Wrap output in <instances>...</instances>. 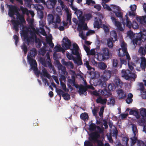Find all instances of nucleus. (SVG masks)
I'll use <instances>...</instances> for the list:
<instances>
[{
  "mask_svg": "<svg viewBox=\"0 0 146 146\" xmlns=\"http://www.w3.org/2000/svg\"><path fill=\"white\" fill-rule=\"evenodd\" d=\"M79 23L78 24L77 31L79 32V36L82 39L84 40L85 36L82 30L86 31L88 30L87 24H84L85 19L84 16H82L78 17Z\"/></svg>",
  "mask_w": 146,
  "mask_h": 146,
  "instance_id": "obj_1",
  "label": "nucleus"
},
{
  "mask_svg": "<svg viewBox=\"0 0 146 146\" xmlns=\"http://www.w3.org/2000/svg\"><path fill=\"white\" fill-rule=\"evenodd\" d=\"M121 48L118 50V56L119 57H123L126 56L127 60H130L131 58L127 51V44L124 42H122L121 44Z\"/></svg>",
  "mask_w": 146,
  "mask_h": 146,
  "instance_id": "obj_2",
  "label": "nucleus"
},
{
  "mask_svg": "<svg viewBox=\"0 0 146 146\" xmlns=\"http://www.w3.org/2000/svg\"><path fill=\"white\" fill-rule=\"evenodd\" d=\"M146 40V30H144L143 33L138 34L136 37L132 40L133 45L135 46L137 45H140L142 42H144Z\"/></svg>",
  "mask_w": 146,
  "mask_h": 146,
  "instance_id": "obj_3",
  "label": "nucleus"
},
{
  "mask_svg": "<svg viewBox=\"0 0 146 146\" xmlns=\"http://www.w3.org/2000/svg\"><path fill=\"white\" fill-rule=\"evenodd\" d=\"M117 40V33L115 31H113L110 32V37L107 40L108 46L111 48L113 46V43Z\"/></svg>",
  "mask_w": 146,
  "mask_h": 146,
  "instance_id": "obj_4",
  "label": "nucleus"
},
{
  "mask_svg": "<svg viewBox=\"0 0 146 146\" xmlns=\"http://www.w3.org/2000/svg\"><path fill=\"white\" fill-rule=\"evenodd\" d=\"M121 72L122 77H124L126 80H135L136 78V75L135 73L131 72L129 70L123 69Z\"/></svg>",
  "mask_w": 146,
  "mask_h": 146,
  "instance_id": "obj_5",
  "label": "nucleus"
},
{
  "mask_svg": "<svg viewBox=\"0 0 146 146\" xmlns=\"http://www.w3.org/2000/svg\"><path fill=\"white\" fill-rule=\"evenodd\" d=\"M45 58H46V60H45V58L43 57H40L39 60L41 63L44 66H46V65L47 64L48 66L52 68V65L51 63L50 54L48 52H47L46 53Z\"/></svg>",
  "mask_w": 146,
  "mask_h": 146,
  "instance_id": "obj_6",
  "label": "nucleus"
},
{
  "mask_svg": "<svg viewBox=\"0 0 146 146\" xmlns=\"http://www.w3.org/2000/svg\"><path fill=\"white\" fill-rule=\"evenodd\" d=\"M102 50V53H100L98 55V58L100 59V61H103L106 59H108L110 54V50L108 48H103Z\"/></svg>",
  "mask_w": 146,
  "mask_h": 146,
  "instance_id": "obj_7",
  "label": "nucleus"
},
{
  "mask_svg": "<svg viewBox=\"0 0 146 146\" xmlns=\"http://www.w3.org/2000/svg\"><path fill=\"white\" fill-rule=\"evenodd\" d=\"M89 136V140L93 143H95L96 142L98 139L100 137V134L97 132H95L94 131L90 133Z\"/></svg>",
  "mask_w": 146,
  "mask_h": 146,
  "instance_id": "obj_8",
  "label": "nucleus"
},
{
  "mask_svg": "<svg viewBox=\"0 0 146 146\" xmlns=\"http://www.w3.org/2000/svg\"><path fill=\"white\" fill-rule=\"evenodd\" d=\"M63 43L62 44V46L65 50L69 49L71 46V42L67 37L63 38Z\"/></svg>",
  "mask_w": 146,
  "mask_h": 146,
  "instance_id": "obj_9",
  "label": "nucleus"
},
{
  "mask_svg": "<svg viewBox=\"0 0 146 146\" xmlns=\"http://www.w3.org/2000/svg\"><path fill=\"white\" fill-rule=\"evenodd\" d=\"M56 92L60 96L62 95L64 99L66 100H68L70 98V95L67 93H64L61 89L58 88L56 89Z\"/></svg>",
  "mask_w": 146,
  "mask_h": 146,
  "instance_id": "obj_10",
  "label": "nucleus"
},
{
  "mask_svg": "<svg viewBox=\"0 0 146 146\" xmlns=\"http://www.w3.org/2000/svg\"><path fill=\"white\" fill-rule=\"evenodd\" d=\"M111 71L106 70L104 72L102 75L101 76V78L104 81L108 80L111 77Z\"/></svg>",
  "mask_w": 146,
  "mask_h": 146,
  "instance_id": "obj_11",
  "label": "nucleus"
},
{
  "mask_svg": "<svg viewBox=\"0 0 146 146\" xmlns=\"http://www.w3.org/2000/svg\"><path fill=\"white\" fill-rule=\"evenodd\" d=\"M8 15L10 17H13L17 11V7L12 5H9Z\"/></svg>",
  "mask_w": 146,
  "mask_h": 146,
  "instance_id": "obj_12",
  "label": "nucleus"
},
{
  "mask_svg": "<svg viewBox=\"0 0 146 146\" xmlns=\"http://www.w3.org/2000/svg\"><path fill=\"white\" fill-rule=\"evenodd\" d=\"M27 58L28 61L30 65L31 69H33L37 66V63L35 60L33 59L29 55H27Z\"/></svg>",
  "mask_w": 146,
  "mask_h": 146,
  "instance_id": "obj_13",
  "label": "nucleus"
},
{
  "mask_svg": "<svg viewBox=\"0 0 146 146\" xmlns=\"http://www.w3.org/2000/svg\"><path fill=\"white\" fill-rule=\"evenodd\" d=\"M13 26V29L15 30L16 32H18L19 31V26H21L23 25L19 23V21L14 20H11V21Z\"/></svg>",
  "mask_w": 146,
  "mask_h": 146,
  "instance_id": "obj_14",
  "label": "nucleus"
},
{
  "mask_svg": "<svg viewBox=\"0 0 146 146\" xmlns=\"http://www.w3.org/2000/svg\"><path fill=\"white\" fill-rule=\"evenodd\" d=\"M25 40H26L28 44H29L31 41V40L32 38L31 37H29L28 36V33L27 31L26 30H23L22 31V32L21 34Z\"/></svg>",
  "mask_w": 146,
  "mask_h": 146,
  "instance_id": "obj_15",
  "label": "nucleus"
},
{
  "mask_svg": "<svg viewBox=\"0 0 146 146\" xmlns=\"http://www.w3.org/2000/svg\"><path fill=\"white\" fill-rule=\"evenodd\" d=\"M111 19L119 30L121 31H123L124 29L122 27L121 25L120 22L117 21L116 19L113 17H111Z\"/></svg>",
  "mask_w": 146,
  "mask_h": 146,
  "instance_id": "obj_16",
  "label": "nucleus"
},
{
  "mask_svg": "<svg viewBox=\"0 0 146 146\" xmlns=\"http://www.w3.org/2000/svg\"><path fill=\"white\" fill-rule=\"evenodd\" d=\"M17 16V20L19 21V23L23 25V24L25 23L23 15L21 14L18 11H17L15 14Z\"/></svg>",
  "mask_w": 146,
  "mask_h": 146,
  "instance_id": "obj_17",
  "label": "nucleus"
},
{
  "mask_svg": "<svg viewBox=\"0 0 146 146\" xmlns=\"http://www.w3.org/2000/svg\"><path fill=\"white\" fill-rule=\"evenodd\" d=\"M56 0H48L45 4L48 9L54 8L56 3Z\"/></svg>",
  "mask_w": 146,
  "mask_h": 146,
  "instance_id": "obj_18",
  "label": "nucleus"
},
{
  "mask_svg": "<svg viewBox=\"0 0 146 146\" xmlns=\"http://www.w3.org/2000/svg\"><path fill=\"white\" fill-rule=\"evenodd\" d=\"M102 20L99 18L96 17L94 23V27L95 28L99 29L102 24Z\"/></svg>",
  "mask_w": 146,
  "mask_h": 146,
  "instance_id": "obj_19",
  "label": "nucleus"
},
{
  "mask_svg": "<svg viewBox=\"0 0 146 146\" xmlns=\"http://www.w3.org/2000/svg\"><path fill=\"white\" fill-rule=\"evenodd\" d=\"M118 97L119 99H124L126 98V95L121 89H119L117 90Z\"/></svg>",
  "mask_w": 146,
  "mask_h": 146,
  "instance_id": "obj_20",
  "label": "nucleus"
},
{
  "mask_svg": "<svg viewBox=\"0 0 146 146\" xmlns=\"http://www.w3.org/2000/svg\"><path fill=\"white\" fill-rule=\"evenodd\" d=\"M113 81L117 87L120 88L122 87L123 83L118 77H115Z\"/></svg>",
  "mask_w": 146,
  "mask_h": 146,
  "instance_id": "obj_21",
  "label": "nucleus"
},
{
  "mask_svg": "<svg viewBox=\"0 0 146 146\" xmlns=\"http://www.w3.org/2000/svg\"><path fill=\"white\" fill-rule=\"evenodd\" d=\"M78 87H79V93L81 94H84L86 96L87 94V93L86 91L87 90L86 86H85L81 84L80 86H79Z\"/></svg>",
  "mask_w": 146,
  "mask_h": 146,
  "instance_id": "obj_22",
  "label": "nucleus"
},
{
  "mask_svg": "<svg viewBox=\"0 0 146 146\" xmlns=\"http://www.w3.org/2000/svg\"><path fill=\"white\" fill-rule=\"evenodd\" d=\"M62 63L65 66L68 68H70L72 69H73L74 68V65L71 62H66L63 60L62 61Z\"/></svg>",
  "mask_w": 146,
  "mask_h": 146,
  "instance_id": "obj_23",
  "label": "nucleus"
},
{
  "mask_svg": "<svg viewBox=\"0 0 146 146\" xmlns=\"http://www.w3.org/2000/svg\"><path fill=\"white\" fill-rule=\"evenodd\" d=\"M41 77L42 78L43 77H46L48 78H50V76L46 69L44 68L42 70V72L40 73Z\"/></svg>",
  "mask_w": 146,
  "mask_h": 146,
  "instance_id": "obj_24",
  "label": "nucleus"
},
{
  "mask_svg": "<svg viewBox=\"0 0 146 146\" xmlns=\"http://www.w3.org/2000/svg\"><path fill=\"white\" fill-rule=\"evenodd\" d=\"M141 59L140 67L142 70H145L146 66V59L145 57H143L141 58Z\"/></svg>",
  "mask_w": 146,
  "mask_h": 146,
  "instance_id": "obj_25",
  "label": "nucleus"
},
{
  "mask_svg": "<svg viewBox=\"0 0 146 146\" xmlns=\"http://www.w3.org/2000/svg\"><path fill=\"white\" fill-rule=\"evenodd\" d=\"M74 63L77 64L78 66H80L82 64V61L81 58L79 56H77L76 59L75 58L73 59Z\"/></svg>",
  "mask_w": 146,
  "mask_h": 146,
  "instance_id": "obj_26",
  "label": "nucleus"
},
{
  "mask_svg": "<svg viewBox=\"0 0 146 146\" xmlns=\"http://www.w3.org/2000/svg\"><path fill=\"white\" fill-rule=\"evenodd\" d=\"M107 100L106 99H102L100 96L96 100L97 103H100L104 105L106 104Z\"/></svg>",
  "mask_w": 146,
  "mask_h": 146,
  "instance_id": "obj_27",
  "label": "nucleus"
},
{
  "mask_svg": "<svg viewBox=\"0 0 146 146\" xmlns=\"http://www.w3.org/2000/svg\"><path fill=\"white\" fill-rule=\"evenodd\" d=\"M101 94L104 96H109L111 94L110 92L108 90H107L106 89L100 90Z\"/></svg>",
  "mask_w": 146,
  "mask_h": 146,
  "instance_id": "obj_28",
  "label": "nucleus"
},
{
  "mask_svg": "<svg viewBox=\"0 0 146 146\" xmlns=\"http://www.w3.org/2000/svg\"><path fill=\"white\" fill-rule=\"evenodd\" d=\"M122 58H120L119 60H120V63L119 64H118V66H119V68H120L122 67V64H123L125 65H126L127 64V61L126 60L127 59H124L123 58V57H121Z\"/></svg>",
  "mask_w": 146,
  "mask_h": 146,
  "instance_id": "obj_29",
  "label": "nucleus"
},
{
  "mask_svg": "<svg viewBox=\"0 0 146 146\" xmlns=\"http://www.w3.org/2000/svg\"><path fill=\"white\" fill-rule=\"evenodd\" d=\"M68 82L71 84L75 86L76 88H78L79 87L78 85H76L75 84V77L74 76H72V79H69L68 80Z\"/></svg>",
  "mask_w": 146,
  "mask_h": 146,
  "instance_id": "obj_30",
  "label": "nucleus"
},
{
  "mask_svg": "<svg viewBox=\"0 0 146 146\" xmlns=\"http://www.w3.org/2000/svg\"><path fill=\"white\" fill-rule=\"evenodd\" d=\"M138 52L141 55L145 56L146 54V50L143 46H140L138 49Z\"/></svg>",
  "mask_w": 146,
  "mask_h": 146,
  "instance_id": "obj_31",
  "label": "nucleus"
},
{
  "mask_svg": "<svg viewBox=\"0 0 146 146\" xmlns=\"http://www.w3.org/2000/svg\"><path fill=\"white\" fill-rule=\"evenodd\" d=\"M133 97V94L130 93L128 95L127 97L126 100V103L128 104H130L132 103L133 101V99H132Z\"/></svg>",
  "mask_w": 146,
  "mask_h": 146,
  "instance_id": "obj_32",
  "label": "nucleus"
},
{
  "mask_svg": "<svg viewBox=\"0 0 146 146\" xmlns=\"http://www.w3.org/2000/svg\"><path fill=\"white\" fill-rule=\"evenodd\" d=\"M47 19L49 24H52L54 21V16L51 14H50L48 15Z\"/></svg>",
  "mask_w": 146,
  "mask_h": 146,
  "instance_id": "obj_33",
  "label": "nucleus"
},
{
  "mask_svg": "<svg viewBox=\"0 0 146 146\" xmlns=\"http://www.w3.org/2000/svg\"><path fill=\"white\" fill-rule=\"evenodd\" d=\"M37 52L36 48H33L31 50L29 51V54L30 57H34L37 54Z\"/></svg>",
  "mask_w": 146,
  "mask_h": 146,
  "instance_id": "obj_34",
  "label": "nucleus"
},
{
  "mask_svg": "<svg viewBox=\"0 0 146 146\" xmlns=\"http://www.w3.org/2000/svg\"><path fill=\"white\" fill-rule=\"evenodd\" d=\"M101 79H100L97 82V84L99 86H101L102 87H105L106 86V81L104 80H102Z\"/></svg>",
  "mask_w": 146,
  "mask_h": 146,
  "instance_id": "obj_35",
  "label": "nucleus"
},
{
  "mask_svg": "<svg viewBox=\"0 0 146 146\" xmlns=\"http://www.w3.org/2000/svg\"><path fill=\"white\" fill-rule=\"evenodd\" d=\"M88 115L86 113H82L80 115L81 119L83 120L88 119Z\"/></svg>",
  "mask_w": 146,
  "mask_h": 146,
  "instance_id": "obj_36",
  "label": "nucleus"
},
{
  "mask_svg": "<svg viewBox=\"0 0 146 146\" xmlns=\"http://www.w3.org/2000/svg\"><path fill=\"white\" fill-rule=\"evenodd\" d=\"M98 68L100 69L104 70L107 68L106 65L104 62H101L99 63L98 64Z\"/></svg>",
  "mask_w": 146,
  "mask_h": 146,
  "instance_id": "obj_37",
  "label": "nucleus"
},
{
  "mask_svg": "<svg viewBox=\"0 0 146 146\" xmlns=\"http://www.w3.org/2000/svg\"><path fill=\"white\" fill-rule=\"evenodd\" d=\"M126 17V26L129 28H131L132 27V23L131 22L129 21L128 19V16L127 15V14L125 15Z\"/></svg>",
  "mask_w": 146,
  "mask_h": 146,
  "instance_id": "obj_38",
  "label": "nucleus"
},
{
  "mask_svg": "<svg viewBox=\"0 0 146 146\" xmlns=\"http://www.w3.org/2000/svg\"><path fill=\"white\" fill-rule=\"evenodd\" d=\"M116 88V86L113 83L109 84L108 87V89L110 92L114 90Z\"/></svg>",
  "mask_w": 146,
  "mask_h": 146,
  "instance_id": "obj_39",
  "label": "nucleus"
},
{
  "mask_svg": "<svg viewBox=\"0 0 146 146\" xmlns=\"http://www.w3.org/2000/svg\"><path fill=\"white\" fill-rule=\"evenodd\" d=\"M111 6V9H112L111 11H113L114 13L117 11H119L120 9V8L116 5H112Z\"/></svg>",
  "mask_w": 146,
  "mask_h": 146,
  "instance_id": "obj_40",
  "label": "nucleus"
},
{
  "mask_svg": "<svg viewBox=\"0 0 146 146\" xmlns=\"http://www.w3.org/2000/svg\"><path fill=\"white\" fill-rule=\"evenodd\" d=\"M97 126L94 123H92L89 125V129L90 131H96Z\"/></svg>",
  "mask_w": 146,
  "mask_h": 146,
  "instance_id": "obj_41",
  "label": "nucleus"
},
{
  "mask_svg": "<svg viewBox=\"0 0 146 146\" xmlns=\"http://www.w3.org/2000/svg\"><path fill=\"white\" fill-rule=\"evenodd\" d=\"M96 129H96V131H94L95 132H97L99 134H102L103 133L104 129L103 127L102 128H101L100 126H97Z\"/></svg>",
  "mask_w": 146,
  "mask_h": 146,
  "instance_id": "obj_42",
  "label": "nucleus"
},
{
  "mask_svg": "<svg viewBox=\"0 0 146 146\" xmlns=\"http://www.w3.org/2000/svg\"><path fill=\"white\" fill-rule=\"evenodd\" d=\"M112 65L113 67H116L117 66L119 67L118 66V60L116 59H114L112 60Z\"/></svg>",
  "mask_w": 146,
  "mask_h": 146,
  "instance_id": "obj_43",
  "label": "nucleus"
},
{
  "mask_svg": "<svg viewBox=\"0 0 146 146\" xmlns=\"http://www.w3.org/2000/svg\"><path fill=\"white\" fill-rule=\"evenodd\" d=\"M132 130L134 135H136L137 134V127L136 125L134 124H132Z\"/></svg>",
  "mask_w": 146,
  "mask_h": 146,
  "instance_id": "obj_44",
  "label": "nucleus"
},
{
  "mask_svg": "<svg viewBox=\"0 0 146 146\" xmlns=\"http://www.w3.org/2000/svg\"><path fill=\"white\" fill-rule=\"evenodd\" d=\"M78 50V49H72V54L74 55H76L77 57L79 56H80Z\"/></svg>",
  "mask_w": 146,
  "mask_h": 146,
  "instance_id": "obj_45",
  "label": "nucleus"
},
{
  "mask_svg": "<svg viewBox=\"0 0 146 146\" xmlns=\"http://www.w3.org/2000/svg\"><path fill=\"white\" fill-rule=\"evenodd\" d=\"M32 69L33 70L35 75L36 76H38L40 74L41 72L40 71L38 70L37 66L33 68Z\"/></svg>",
  "mask_w": 146,
  "mask_h": 146,
  "instance_id": "obj_46",
  "label": "nucleus"
},
{
  "mask_svg": "<svg viewBox=\"0 0 146 146\" xmlns=\"http://www.w3.org/2000/svg\"><path fill=\"white\" fill-rule=\"evenodd\" d=\"M84 65L87 68L88 70H90L91 69H92L93 70H94V69L93 68H92L89 65L88 61V60H86L85 62V63H84Z\"/></svg>",
  "mask_w": 146,
  "mask_h": 146,
  "instance_id": "obj_47",
  "label": "nucleus"
},
{
  "mask_svg": "<svg viewBox=\"0 0 146 146\" xmlns=\"http://www.w3.org/2000/svg\"><path fill=\"white\" fill-rule=\"evenodd\" d=\"M43 11V10L37 11L38 16L41 19H42L43 18L44 13Z\"/></svg>",
  "mask_w": 146,
  "mask_h": 146,
  "instance_id": "obj_48",
  "label": "nucleus"
},
{
  "mask_svg": "<svg viewBox=\"0 0 146 146\" xmlns=\"http://www.w3.org/2000/svg\"><path fill=\"white\" fill-rule=\"evenodd\" d=\"M35 42L36 47L37 48H40L42 45V43L40 40L39 39H38V40H36Z\"/></svg>",
  "mask_w": 146,
  "mask_h": 146,
  "instance_id": "obj_49",
  "label": "nucleus"
},
{
  "mask_svg": "<svg viewBox=\"0 0 146 146\" xmlns=\"http://www.w3.org/2000/svg\"><path fill=\"white\" fill-rule=\"evenodd\" d=\"M136 135H134V136L130 138L131 140V144L133 145H134L137 141V137L136 136Z\"/></svg>",
  "mask_w": 146,
  "mask_h": 146,
  "instance_id": "obj_50",
  "label": "nucleus"
},
{
  "mask_svg": "<svg viewBox=\"0 0 146 146\" xmlns=\"http://www.w3.org/2000/svg\"><path fill=\"white\" fill-rule=\"evenodd\" d=\"M138 123L139 125L141 126H143L145 125V121L143 117L138 121Z\"/></svg>",
  "mask_w": 146,
  "mask_h": 146,
  "instance_id": "obj_51",
  "label": "nucleus"
},
{
  "mask_svg": "<svg viewBox=\"0 0 146 146\" xmlns=\"http://www.w3.org/2000/svg\"><path fill=\"white\" fill-rule=\"evenodd\" d=\"M21 48L24 51V54L26 55L27 50V48L26 45L24 43L23 45L21 46Z\"/></svg>",
  "mask_w": 146,
  "mask_h": 146,
  "instance_id": "obj_52",
  "label": "nucleus"
},
{
  "mask_svg": "<svg viewBox=\"0 0 146 146\" xmlns=\"http://www.w3.org/2000/svg\"><path fill=\"white\" fill-rule=\"evenodd\" d=\"M114 13H115L117 17L121 18H122V13L120 11V9L119 11H117Z\"/></svg>",
  "mask_w": 146,
  "mask_h": 146,
  "instance_id": "obj_53",
  "label": "nucleus"
},
{
  "mask_svg": "<svg viewBox=\"0 0 146 146\" xmlns=\"http://www.w3.org/2000/svg\"><path fill=\"white\" fill-rule=\"evenodd\" d=\"M20 9L21 11L23 14L27 13H28V9L26 8L23 7V6H21L20 7Z\"/></svg>",
  "mask_w": 146,
  "mask_h": 146,
  "instance_id": "obj_54",
  "label": "nucleus"
},
{
  "mask_svg": "<svg viewBox=\"0 0 146 146\" xmlns=\"http://www.w3.org/2000/svg\"><path fill=\"white\" fill-rule=\"evenodd\" d=\"M92 142L90 141L89 140L85 141L84 143V145L85 146H93Z\"/></svg>",
  "mask_w": 146,
  "mask_h": 146,
  "instance_id": "obj_55",
  "label": "nucleus"
},
{
  "mask_svg": "<svg viewBox=\"0 0 146 146\" xmlns=\"http://www.w3.org/2000/svg\"><path fill=\"white\" fill-rule=\"evenodd\" d=\"M85 19L87 20H90L92 17L91 14L88 13L86 14L84 16Z\"/></svg>",
  "mask_w": 146,
  "mask_h": 146,
  "instance_id": "obj_56",
  "label": "nucleus"
},
{
  "mask_svg": "<svg viewBox=\"0 0 146 146\" xmlns=\"http://www.w3.org/2000/svg\"><path fill=\"white\" fill-rule=\"evenodd\" d=\"M137 144L138 146H146L143 141L141 140H137Z\"/></svg>",
  "mask_w": 146,
  "mask_h": 146,
  "instance_id": "obj_57",
  "label": "nucleus"
},
{
  "mask_svg": "<svg viewBox=\"0 0 146 146\" xmlns=\"http://www.w3.org/2000/svg\"><path fill=\"white\" fill-rule=\"evenodd\" d=\"M136 19L141 24H142L143 23V16L141 17L140 16H137L136 17Z\"/></svg>",
  "mask_w": 146,
  "mask_h": 146,
  "instance_id": "obj_58",
  "label": "nucleus"
},
{
  "mask_svg": "<svg viewBox=\"0 0 146 146\" xmlns=\"http://www.w3.org/2000/svg\"><path fill=\"white\" fill-rule=\"evenodd\" d=\"M132 27L134 29H138L139 27V25L136 22H133V23H132Z\"/></svg>",
  "mask_w": 146,
  "mask_h": 146,
  "instance_id": "obj_59",
  "label": "nucleus"
},
{
  "mask_svg": "<svg viewBox=\"0 0 146 146\" xmlns=\"http://www.w3.org/2000/svg\"><path fill=\"white\" fill-rule=\"evenodd\" d=\"M140 114L143 117L146 118V110L144 109L143 110L140 111Z\"/></svg>",
  "mask_w": 146,
  "mask_h": 146,
  "instance_id": "obj_60",
  "label": "nucleus"
},
{
  "mask_svg": "<svg viewBox=\"0 0 146 146\" xmlns=\"http://www.w3.org/2000/svg\"><path fill=\"white\" fill-rule=\"evenodd\" d=\"M102 28L104 29L105 33H107L109 32V29L107 26L104 24L103 25Z\"/></svg>",
  "mask_w": 146,
  "mask_h": 146,
  "instance_id": "obj_61",
  "label": "nucleus"
},
{
  "mask_svg": "<svg viewBox=\"0 0 146 146\" xmlns=\"http://www.w3.org/2000/svg\"><path fill=\"white\" fill-rule=\"evenodd\" d=\"M59 68L61 70L62 72L64 74H65L66 72V69L64 66L61 64L60 66L59 67Z\"/></svg>",
  "mask_w": 146,
  "mask_h": 146,
  "instance_id": "obj_62",
  "label": "nucleus"
},
{
  "mask_svg": "<svg viewBox=\"0 0 146 146\" xmlns=\"http://www.w3.org/2000/svg\"><path fill=\"white\" fill-rule=\"evenodd\" d=\"M75 13L76 15L78 17L82 16V12L80 10H77L76 11Z\"/></svg>",
  "mask_w": 146,
  "mask_h": 146,
  "instance_id": "obj_63",
  "label": "nucleus"
},
{
  "mask_svg": "<svg viewBox=\"0 0 146 146\" xmlns=\"http://www.w3.org/2000/svg\"><path fill=\"white\" fill-rule=\"evenodd\" d=\"M141 96L143 99H146V91H144L141 92Z\"/></svg>",
  "mask_w": 146,
  "mask_h": 146,
  "instance_id": "obj_64",
  "label": "nucleus"
}]
</instances>
